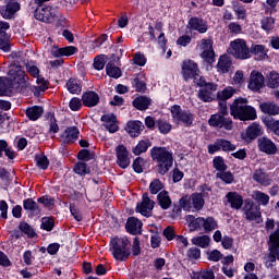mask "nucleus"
<instances>
[{
    "instance_id": "nucleus-64",
    "label": "nucleus",
    "mask_w": 279,
    "mask_h": 279,
    "mask_svg": "<svg viewBox=\"0 0 279 279\" xmlns=\"http://www.w3.org/2000/svg\"><path fill=\"white\" fill-rule=\"evenodd\" d=\"M133 62L136 66H145L147 64V57H145L141 51H137L134 54Z\"/></svg>"
},
{
    "instance_id": "nucleus-49",
    "label": "nucleus",
    "mask_w": 279,
    "mask_h": 279,
    "mask_svg": "<svg viewBox=\"0 0 279 279\" xmlns=\"http://www.w3.org/2000/svg\"><path fill=\"white\" fill-rule=\"evenodd\" d=\"M76 158L77 160H82V162H89V160H95V151L83 148L77 153Z\"/></svg>"
},
{
    "instance_id": "nucleus-52",
    "label": "nucleus",
    "mask_w": 279,
    "mask_h": 279,
    "mask_svg": "<svg viewBox=\"0 0 279 279\" xmlns=\"http://www.w3.org/2000/svg\"><path fill=\"white\" fill-rule=\"evenodd\" d=\"M74 173L77 175H88L90 173V167L87 162L78 161L74 166Z\"/></svg>"
},
{
    "instance_id": "nucleus-1",
    "label": "nucleus",
    "mask_w": 279,
    "mask_h": 279,
    "mask_svg": "<svg viewBox=\"0 0 279 279\" xmlns=\"http://www.w3.org/2000/svg\"><path fill=\"white\" fill-rule=\"evenodd\" d=\"M9 77L7 80L8 84L3 82V80L0 77V97H12L14 95V86L19 87V92L21 95H24L27 97L29 95V88H32V85L27 83V74H25V71L23 66L21 65H13L12 70L8 73Z\"/></svg>"
},
{
    "instance_id": "nucleus-11",
    "label": "nucleus",
    "mask_w": 279,
    "mask_h": 279,
    "mask_svg": "<svg viewBox=\"0 0 279 279\" xmlns=\"http://www.w3.org/2000/svg\"><path fill=\"white\" fill-rule=\"evenodd\" d=\"M116 165H118L120 169H128V167H130L132 163L130 158V150H128L125 145H118L116 147Z\"/></svg>"
},
{
    "instance_id": "nucleus-34",
    "label": "nucleus",
    "mask_w": 279,
    "mask_h": 279,
    "mask_svg": "<svg viewBox=\"0 0 279 279\" xmlns=\"http://www.w3.org/2000/svg\"><path fill=\"white\" fill-rule=\"evenodd\" d=\"M157 202L162 210H169L171 208V196H169V191L163 190L158 193Z\"/></svg>"
},
{
    "instance_id": "nucleus-54",
    "label": "nucleus",
    "mask_w": 279,
    "mask_h": 279,
    "mask_svg": "<svg viewBox=\"0 0 279 279\" xmlns=\"http://www.w3.org/2000/svg\"><path fill=\"white\" fill-rule=\"evenodd\" d=\"M165 189V183L160 179H154L149 184V192L151 195H158Z\"/></svg>"
},
{
    "instance_id": "nucleus-46",
    "label": "nucleus",
    "mask_w": 279,
    "mask_h": 279,
    "mask_svg": "<svg viewBox=\"0 0 279 279\" xmlns=\"http://www.w3.org/2000/svg\"><path fill=\"white\" fill-rule=\"evenodd\" d=\"M193 245H197V247H202L206 250L208 245H210V236L209 235H198L192 239Z\"/></svg>"
},
{
    "instance_id": "nucleus-15",
    "label": "nucleus",
    "mask_w": 279,
    "mask_h": 279,
    "mask_svg": "<svg viewBox=\"0 0 279 279\" xmlns=\"http://www.w3.org/2000/svg\"><path fill=\"white\" fill-rule=\"evenodd\" d=\"M208 22L199 16H192L187 21L186 29L190 32H198V34H206L208 32Z\"/></svg>"
},
{
    "instance_id": "nucleus-13",
    "label": "nucleus",
    "mask_w": 279,
    "mask_h": 279,
    "mask_svg": "<svg viewBox=\"0 0 279 279\" xmlns=\"http://www.w3.org/2000/svg\"><path fill=\"white\" fill-rule=\"evenodd\" d=\"M154 206H156V202L149 198V194L145 192L142 195V202L136 205V213H141L143 217H151V210H154Z\"/></svg>"
},
{
    "instance_id": "nucleus-50",
    "label": "nucleus",
    "mask_w": 279,
    "mask_h": 279,
    "mask_svg": "<svg viewBox=\"0 0 279 279\" xmlns=\"http://www.w3.org/2000/svg\"><path fill=\"white\" fill-rule=\"evenodd\" d=\"M47 117H50V123H49V134H58L60 132V125H58V119H56V113L49 111L47 112Z\"/></svg>"
},
{
    "instance_id": "nucleus-57",
    "label": "nucleus",
    "mask_w": 279,
    "mask_h": 279,
    "mask_svg": "<svg viewBox=\"0 0 279 279\" xmlns=\"http://www.w3.org/2000/svg\"><path fill=\"white\" fill-rule=\"evenodd\" d=\"M216 178L225 182V184H233L234 182V174L231 171H222L216 174Z\"/></svg>"
},
{
    "instance_id": "nucleus-8",
    "label": "nucleus",
    "mask_w": 279,
    "mask_h": 279,
    "mask_svg": "<svg viewBox=\"0 0 279 279\" xmlns=\"http://www.w3.org/2000/svg\"><path fill=\"white\" fill-rule=\"evenodd\" d=\"M246 221H256V223H262L263 213H260V205L254 203V201H245V204L242 208Z\"/></svg>"
},
{
    "instance_id": "nucleus-60",
    "label": "nucleus",
    "mask_w": 279,
    "mask_h": 279,
    "mask_svg": "<svg viewBox=\"0 0 279 279\" xmlns=\"http://www.w3.org/2000/svg\"><path fill=\"white\" fill-rule=\"evenodd\" d=\"M279 84V73L276 71H271L268 75V88H278Z\"/></svg>"
},
{
    "instance_id": "nucleus-45",
    "label": "nucleus",
    "mask_w": 279,
    "mask_h": 279,
    "mask_svg": "<svg viewBox=\"0 0 279 279\" xmlns=\"http://www.w3.org/2000/svg\"><path fill=\"white\" fill-rule=\"evenodd\" d=\"M260 27L264 32L269 34V32H274V27H276V19L271 16H266L260 20Z\"/></svg>"
},
{
    "instance_id": "nucleus-51",
    "label": "nucleus",
    "mask_w": 279,
    "mask_h": 279,
    "mask_svg": "<svg viewBox=\"0 0 279 279\" xmlns=\"http://www.w3.org/2000/svg\"><path fill=\"white\" fill-rule=\"evenodd\" d=\"M232 10L238 19V21H245L247 19V9H245L244 5H241L239 3L232 4Z\"/></svg>"
},
{
    "instance_id": "nucleus-35",
    "label": "nucleus",
    "mask_w": 279,
    "mask_h": 279,
    "mask_svg": "<svg viewBox=\"0 0 279 279\" xmlns=\"http://www.w3.org/2000/svg\"><path fill=\"white\" fill-rule=\"evenodd\" d=\"M65 88L71 95H80L82 93V81L71 77L66 81Z\"/></svg>"
},
{
    "instance_id": "nucleus-39",
    "label": "nucleus",
    "mask_w": 279,
    "mask_h": 279,
    "mask_svg": "<svg viewBox=\"0 0 279 279\" xmlns=\"http://www.w3.org/2000/svg\"><path fill=\"white\" fill-rule=\"evenodd\" d=\"M3 151L9 160H14V158H16V153L10 148L8 141L0 140V158H3Z\"/></svg>"
},
{
    "instance_id": "nucleus-25",
    "label": "nucleus",
    "mask_w": 279,
    "mask_h": 279,
    "mask_svg": "<svg viewBox=\"0 0 279 279\" xmlns=\"http://www.w3.org/2000/svg\"><path fill=\"white\" fill-rule=\"evenodd\" d=\"M226 199L233 210H241L243 208V195L239 192H228Z\"/></svg>"
},
{
    "instance_id": "nucleus-62",
    "label": "nucleus",
    "mask_w": 279,
    "mask_h": 279,
    "mask_svg": "<svg viewBox=\"0 0 279 279\" xmlns=\"http://www.w3.org/2000/svg\"><path fill=\"white\" fill-rule=\"evenodd\" d=\"M179 206L182 207L186 213H191V208H193V204L191 201V196L184 195L179 201Z\"/></svg>"
},
{
    "instance_id": "nucleus-55",
    "label": "nucleus",
    "mask_w": 279,
    "mask_h": 279,
    "mask_svg": "<svg viewBox=\"0 0 279 279\" xmlns=\"http://www.w3.org/2000/svg\"><path fill=\"white\" fill-rule=\"evenodd\" d=\"M145 165H147L145 158L138 156L133 160L132 169L135 173H143Z\"/></svg>"
},
{
    "instance_id": "nucleus-37",
    "label": "nucleus",
    "mask_w": 279,
    "mask_h": 279,
    "mask_svg": "<svg viewBox=\"0 0 279 279\" xmlns=\"http://www.w3.org/2000/svg\"><path fill=\"white\" fill-rule=\"evenodd\" d=\"M149 147H151V141L149 138H144L133 147L132 153L134 156H141L142 154H147V149H149Z\"/></svg>"
},
{
    "instance_id": "nucleus-22",
    "label": "nucleus",
    "mask_w": 279,
    "mask_h": 279,
    "mask_svg": "<svg viewBox=\"0 0 279 279\" xmlns=\"http://www.w3.org/2000/svg\"><path fill=\"white\" fill-rule=\"evenodd\" d=\"M60 138H62L64 145H73L80 138V129L77 126H68L61 133Z\"/></svg>"
},
{
    "instance_id": "nucleus-53",
    "label": "nucleus",
    "mask_w": 279,
    "mask_h": 279,
    "mask_svg": "<svg viewBox=\"0 0 279 279\" xmlns=\"http://www.w3.org/2000/svg\"><path fill=\"white\" fill-rule=\"evenodd\" d=\"M56 228V220L53 217H43L40 223V230H45L46 232H51Z\"/></svg>"
},
{
    "instance_id": "nucleus-3",
    "label": "nucleus",
    "mask_w": 279,
    "mask_h": 279,
    "mask_svg": "<svg viewBox=\"0 0 279 279\" xmlns=\"http://www.w3.org/2000/svg\"><path fill=\"white\" fill-rule=\"evenodd\" d=\"M245 104H247L246 98H236L230 106L231 117L239 119V121H256V119H258L256 108Z\"/></svg>"
},
{
    "instance_id": "nucleus-40",
    "label": "nucleus",
    "mask_w": 279,
    "mask_h": 279,
    "mask_svg": "<svg viewBox=\"0 0 279 279\" xmlns=\"http://www.w3.org/2000/svg\"><path fill=\"white\" fill-rule=\"evenodd\" d=\"M268 252V264L266 263V267H274V263L279 260V246L269 244Z\"/></svg>"
},
{
    "instance_id": "nucleus-61",
    "label": "nucleus",
    "mask_w": 279,
    "mask_h": 279,
    "mask_svg": "<svg viewBox=\"0 0 279 279\" xmlns=\"http://www.w3.org/2000/svg\"><path fill=\"white\" fill-rule=\"evenodd\" d=\"M38 204H43L44 208H51V206H56V198L44 195L39 198H37Z\"/></svg>"
},
{
    "instance_id": "nucleus-17",
    "label": "nucleus",
    "mask_w": 279,
    "mask_h": 279,
    "mask_svg": "<svg viewBox=\"0 0 279 279\" xmlns=\"http://www.w3.org/2000/svg\"><path fill=\"white\" fill-rule=\"evenodd\" d=\"M265 87V76L260 72L252 71L247 84L248 90L258 93L260 88Z\"/></svg>"
},
{
    "instance_id": "nucleus-5",
    "label": "nucleus",
    "mask_w": 279,
    "mask_h": 279,
    "mask_svg": "<svg viewBox=\"0 0 279 279\" xmlns=\"http://www.w3.org/2000/svg\"><path fill=\"white\" fill-rule=\"evenodd\" d=\"M170 112L174 123H182L185 128H191L195 121V114L190 110H183L180 105H173Z\"/></svg>"
},
{
    "instance_id": "nucleus-4",
    "label": "nucleus",
    "mask_w": 279,
    "mask_h": 279,
    "mask_svg": "<svg viewBox=\"0 0 279 279\" xmlns=\"http://www.w3.org/2000/svg\"><path fill=\"white\" fill-rule=\"evenodd\" d=\"M109 247L114 260H119L120 263H125L132 255V251H130V239L128 236L119 238L116 235L111 238Z\"/></svg>"
},
{
    "instance_id": "nucleus-23",
    "label": "nucleus",
    "mask_w": 279,
    "mask_h": 279,
    "mask_svg": "<svg viewBox=\"0 0 279 279\" xmlns=\"http://www.w3.org/2000/svg\"><path fill=\"white\" fill-rule=\"evenodd\" d=\"M143 130H145V124L141 120H131L126 123L125 132H128L131 138H136L141 136Z\"/></svg>"
},
{
    "instance_id": "nucleus-31",
    "label": "nucleus",
    "mask_w": 279,
    "mask_h": 279,
    "mask_svg": "<svg viewBox=\"0 0 279 279\" xmlns=\"http://www.w3.org/2000/svg\"><path fill=\"white\" fill-rule=\"evenodd\" d=\"M23 208L26 213H31L33 216H38L43 213L40 205H38L34 198H25L23 201Z\"/></svg>"
},
{
    "instance_id": "nucleus-12",
    "label": "nucleus",
    "mask_w": 279,
    "mask_h": 279,
    "mask_svg": "<svg viewBox=\"0 0 279 279\" xmlns=\"http://www.w3.org/2000/svg\"><path fill=\"white\" fill-rule=\"evenodd\" d=\"M5 5L1 7L0 14L5 21H12V19H14V14L20 12L21 3L19 0H5Z\"/></svg>"
},
{
    "instance_id": "nucleus-2",
    "label": "nucleus",
    "mask_w": 279,
    "mask_h": 279,
    "mask_svg": "<svg viewBox=\"0 0 279 279\" xmlns=\"http://www.w3.org/2000/svg\"><path fill=\"white\" fill-rule=\"evenodd\" d=\"M150 158L156 162V170L159 175H167L173 167V151L165 146H154L150 149Z\"/></svg>"
},
{
    "instance_id": "nucleus-20",
    "label": "nucleus",
    "mask_w": 279,
    "mask_h": 279,
    "mask_svg": "<svg viewBox=\"0 0 279 279\" xmlns=\"http://www.w3.org/2000/svg\"><path fill=\"white\" fill-rule=\"evenodd\" d=\"M258 136H263V129L260 128V124L253 122L246 128V132L242 135V138L243 141H246V143H252V141H256Z\"/></svg>"
},
{
    "instance_id": "nucleus-6",
    "label": "nucleus",
    "mask_w": 279,
    "mask_h": 279,
    "mask_svg": "<svg viewBox=\"0 0 279 279\" xmlns=\"http://www.w3.org/2000/svg\"><path fill=\"white\" fill-rule=\"evenodd\" d=\"M231 49V56L235 60H250L251 47L247 46V41L242 38L234 39L229 44Z\"/></svg>"
},
{
    "instance_id": "nucleus-56",
    "label": "nucleus",
    "mask_w": 279,
    "mask_h": 279,
    "mask_svg": "<svg viewBox=\"0 0 279 279\" xmlns=\"http://www.w3.org/2000/svg\"><path fill=\"white\" fill-rule=\"evenodd\" d=\"M35 162L36 167L43 171H47V169H49V158H47L46 155H36Z\"/></svg>"
},
{
    "instance_id": "nucleus-30",
    "label": "nucleus",
    "mask_w": 279,
    "mask_h": 279,
    "mask_svg": "<svg viewBox=\"0 0 279 279\" xmlns=\"http://www.w3.org/2000/svg\"><path fill=\"white\" fill-rule=\"evenodd\" d=\"M253 180L257 182V184H260L262 186H270L271 185V179H269V174L263 170V168L256 169L253 172Z\"/></svg>"
},
{
    "instance_id": "nucleus-27",
    "label": "nucleus",
    "mask_w": 279,
    "mask_h": 279,
    "mask_svg": "<svg viewBox=\"0 0 279 279\" xmlns=\"http://www.w3.org/2000/svg\"><path fill=\"white\" fill-rule=\"evenodd\" d=\"M83 106L85 108H95L99 104V94L93 90L84 92L82 95Z\"/></svg>"
},
{
    "instance_id": "nucleus-42",
    "label": "nucleus",
    "mask_w": 279,
    "mask_h": 279,
    "mask_svg": "<svg viewBox=\"0 0 279 279\" xmlns=\"http://www.w3.org/2000/svg\"><path fill=\"white\" fill-rule=\"evenodd\" d=\"M191 201H192V206L194 210H202L206 204V201L202 198V194L198 192L192 193L190 195Z\"/></svg>"
},
{
    "instance_id": "nucleus-18",
    "label": "nucleus",
    "mask_w": 279,
    "mask_h": 279,
    "mask_svg": "<svg viewBox=\"0 0 279 279\" xmlns=\"http://www.w3.org/2000/svg\"><path fill=\"white\" fill-rule=\"evenodd\" d=\"M269 49L263 44H252L250 50V59L254 56V60L257 62H263L269 58Z\"/></svg>"
},
{
    "instance_id": "nucleus-9",
    "label": "nucleus",
    "mask_w": 279,
    "mask_h": 279,
    "mask_svg": "<svg viewBox=\"0 0 279 279\" xmlns=\"http://www.w3.org/2000/svg\"><path fill=\"white\" fill-rule=\"evenodd\" d=\"M181 75L184 82H189L190 80H197L199 76V66L197 63L191 59L184 60L181 63Z\"/></svg>"
},
{
    "instance_id": "nucleus-38",
    "label": "nucleus",
    "mask_w": 279,
    "mask_h": 279,
    "mask_svg": "<svg viewBox=\"0 0 279 279\" xmlns=\"http://www.w3.org/2000/svg\"><path fill=\"white\" fill-rule=\"evenodd\" d=\"M185 221L187 222V228L190 229V232L202 230V217L195 218V216L193 215H186Z\"/></svg>"
},
{
    "instance_id": "nucleus-26",
    "label": "nucleus",
    "mask_w": 279,
    "mask_h": 279,
    "mask_svg": "<svg viewBox=\"0 0 279 279\" xmlns=\"http://www.w3.org/2000/svg\"><path fill=\"white\" fill-rule=\"evenodd\" d=\"M148 36L151 41H157L158 46L162 50V53H167V43H169V40L165 36V33L161 32L159 34L158 38H156L154 26L149 25L148 26Z\"/></svg>"
},
{
    "instance_id": "nucleus-41",
    "label": "nucleus",
    "mask_w": 279,
    "mask_h": 279,
    "mask_svg": "<svg viewBox=\"0 0 279 279\" xmlns=\"http://www.w3.org/2000/svg\"><path fill=\"white\" fill-rule=\"evenodd\" d=\"M106 73L109 77H112L113 80H119V77L123 75V72H121V68L114 65V63L112 62L107 63Z\"/></svg>"
},
{
    "instance_id": "nucleus-21",
    "label": "nucleus",
    "mask_w": 279,
    "mask_h": 279,
    "mask_svg": "<svg viewBox=\"0 0 279 279\" xmlns=\"http://www.w3.org/2000/svg\"><path fill=\"white\" fill-rule=\"evenodd\" d=\"M125 230L133 236H136V234H143V221L136 217H129L125 223Z\"/></svg>"
},
{
    "instance_id": "nucleus-14",
    "label": "nucleus",
    "mask_w": 279,
    "mask_h": 279,
    "mask_svg": "<svg viewBox=\"0 0 279 279\" xmlns=\"http://www.w3.org/2000/svg\"><path fill=\"white\" fill-rule=\"evenodd\" d=\"M257 147L262 154H266L267 156H276L278 154V146L267 136H262L257 140Z\"/></svg>"
},
{
    "instance_id": "nucleus-16",
    "label": "nucleus",
    "mask_w": 279,
    "mask_h": 279,
    "mask_svg": "<svg viewBox=\"0 0 279 279\" xmlns=\"http://www.w3.org/2000/svg\"><path fill=\"white\" fill-rule=\"evenodd\" d=\"M208 123L211 128H218V130L223 129L230 131L233 128L232 119L226 118L219 113L211 114Z\"/></svg>"
},
{
    "instance_id": "nucleus-47",
    "label": "nucleus",
    "mask_w": 279,
    "mask_h": 279,
    "mask_svg": "<svg viewBox=\"0 0 279 279\" xmlns=\"http://www.w3.org/2000/svg\"><path fill=\"white\" fill-rule=\"evenodd\" d=\"M201 58L204 59V62H206V64H208V66H213V64H215L217 54H215V49H205L201 53Z\"/></svg>"
},
{
    "instance_id": "nucleus-63",
    "label": "nucleus",
    "mask_w": 279,
    "mask_h": 279,
    "mask_svg": "<svg viewBox=\"0 0 279 279\" xmlns=\"http://www.w3.org/2000/svg\"><path fill=\"white\" fill-rule=\"evenodd\" d=\"M133 84L135 87L136 93H146L147 90V83L145 81H141L138 75L133 80Z\"/></svg>"
},
{
    "instance_id": "nucleus-43",
    "label": "nucleus",
    "mask_w": 279,
    "mask_h": 279,
    "mask_svg": "<svg viewBox=\"0 0 279 279\" xmlns=\"http://www.w3.org/2000/svg\"><path fill=\"white\" fill-rule=\"evenodd\" d=\"M19 230L22 231V234H26L28 239H34L37 236L36 230H34V227L26 221H21L19 225Z\"/></svg>"
},
{
    "instance_id": "nucleus-32",
    "label": "nucleus",
    "mask_w": 279,
    "mask_h": 279,
    "mask_svg": "<svg viewBox=\"0 0 279 279\" xmlns=\"http://www.w3.org/2000/svg\"><path fill=\"white\" fill-rule=\"evenodd\" d=\"M216 66L219 73H230V68L232 66V59H230V57L227 53L221 54L218 59V63Z\"/></svg>"
},
{
    "instance_id": "nucleus-28",
    "label": "nucleus",
    "mask_w": 279,
    "mask_h": 279,
    "mask_svg": "<svg viewBox=\"0 0 279 279\" xmlns=\"http://www.w3.org/2000/svg\"><path fill=\"white\" fill-rule=\"evenodd\" d=\"M259 110L263 112V114H267V116H262V117H278L279 105L276 102H271V101L262 102L259 105Z\"/></svg>"
},
{
    "instance_id": "nucleus-59",
    "label": "nucleus",
    "mask_w": 279,
    "mask_h": 279,
    "mask_svg": "<svg viewBox=\"0 0 279 279\" xmlns=\"http://www.w3.org/2000/svg\"><path fill=\"white\" fill-rule=\"evenodd\" d=\"M156 125L160 132V134H169L171 132V124L162 119H158Z\"/></svg>"
},
{
    "instance_id": "nucleus-44",
    "label": "nucleus",
    "mask_w": 279,
    "mask_h": 279,
    "mask_svg": "<svg viewBox=\"0 0 279 279\" xmlns=\"http://www.w3.org/2000/svg\"><path fill=\"white\" fill-rule=\"evenodd\" d=\"M234 93H236V89L232 86H228L225 89L217 92L216 99L228 101V99H232V97H234Z\"/></svg>"
},
{
    "instance_id": "nucleus-33",
    "label": "nucleus",
    "mask_w": 279,
    "mask_h": 279,
    "mask_svg": "<svg viewBox=\"0 0 279 279\" xmlns=\"http://www.w3.org/2000/svg\"><path fill=\"white\" fill-rule=\"evenodd\" d=\"M132 106L133 108H136V110L143 112L151 106V98L147 96H138L132 101Z\"/></svg>"
},
{
    "instance_id": "nucleus-36",
    "label": "nucleus",
    "mask_w": 279,
    "mask_h": 279,
    "mask_svg": "<svg viewBox=\"0 0 279 279\" xmlns=\"http://www.w3.org/2000/svg\"><path fill=\"white\" fill-rule=\"evenodd\" d=\"M204 229L206 233L213 232L214 230H217L219 228V225L215 217L209 216L207 218L202 217V223H201V229Z\"/></svg>"
},
{
    "instance_id": "nucleus-24",
    "label": "nucleus",
    "mask_w": 279,
    "mask_h": 279,
    "mask_svg": "<svg viewBox=\"0 0 279 279\" xmlns=\"http://www.w3.org/2000/svg\"><path fill=\"white\" fill-rule=\"evenodd\" d=\"M262 123L266 128V132L277 136L279 138V120L274 119V117H262Z\"/></svg>"
},
{
    "instance_id": "nucleus-10",
    "label": "nucleus",
    "mask_w": 279,
    "mask_h": 279,
    "mask_svg": "<svg viewBox=\"0 0 279 279\" xmlns=\"http://www.w3.org/2000/svg\"><path fill=\"white\" fill-rule=\"evenodd\" d=\"M207 149L208 154L213 156L217 154V151H221V149L222 151H234L236 146L226 138H217L214 144L208 145Z\"/></svg>"
},
{
    "instance_id": "nucleus-7",
    "label": "nucleus",
    "mask_w": 279,
    "mask_h": 279,
    "mask_svg": "<svg viewBox=\"0 0 279 279\" xmlns=\"http://www.w3.org/2000/svg\"><path fill=\"white\" fill-rule=\"evenodd\" d=\"M33 10H34V19H36V21H40V23L51 24L58 21V9L51 5H47L43 8L33 7Z\"/></svg>"
},
{
    "instance_id": "nucleus-19",
    "label": "nucleus",
    "mask_w": 279,
    "mask_h": 279,
    "mask_svg": "<svg viewBox=\"0 0 279 279\" xmlns=\"http://www.w3.org/2000/svg\"><path fill=\"white\" fill-rule=\"evenodd\" d=\"M218 88V85L215 83H208L207 87H203L198 90V99L204 104H210L217 99L213 93Z\"/></svg>"
},
{
    "instance_id": "nucleus-48",
    "label": "nucleus",
    "mask_w": 279,
    "mask_h": 279,
    "mask_svg": "<svg viewBox=\"0 0 279 279\" xmlns=\"http://www.w3.org/2000/svg\"><path fill=\"white\" fill-rule=\"evenodd\" d=\"M213 167L219 173H221L223 171H228V165H226V159H223V157H221V156L214 157Z\"/></svg>"
},
{
    "instance_id": "nucleus-58",
    "label": "nucleus",
    "mask_w": 279,
    "mask_h": 279,
    "mask_svg": "<svg viewBox=\"0 0 279 279\" xmlns=\"http://www.w3.org/2000/svg\"><path fill=\"white\" fill-rule=\"evenodd\" d=\"M0 51H3L4 53H10L12 51L10 35H8V37H3L2 35H0Z\"/></svg>"
},
{
    "instance_id": "nucleus-29",
    "label": "nucleus",
    "mask_w": 279,
    "mask_h": 279,
    "mask_svg": "<svg viewBox=\"0 0 279 279\" xmlns=\"http://www.w3.org/2000/svg\"><path fill=\"white\" fill-rule=\"evenodd\" d=\"M25 114L28 121H38L45 114V107L35 105L33 107H27Z\"/></svg>"
}]
</instances>
